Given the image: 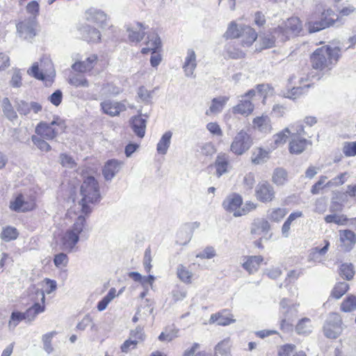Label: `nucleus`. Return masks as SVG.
Wrapping results in <instances>:
<instances>
[{"label": "nucleus", "mask_w": 356, "mask_h": 356, "mask_svg": "<svg viewBox=\"0 0 356 356\" xmlns=\"http://www.w3.org/2000/svg\"><path fill=\"white\" fill-rule=\"evenodd\" d=\"M80 201L68 211V214H82L86 218L92 210V206L101 200L99 187L97 181L93 177H88L81 186Z\"/></svg>", "instance_id": "nucleus-1"}, {"label": "nucleus", "mask_w": 356, "mask_h": 356, "mask_svg": "<svg viewBox=\"0 0 356 356\" xmlns=\"http://www.w3.org/2000/svg\"><path fill=\"white\" fill-rule=\"evenodd\" d=\"M75 219L73 224L63 231L58 237L57 243L60 249L67 252L76 250L79 241V236L86 226V218L82 214H74Z\"/></svg>", "instance_id": "nucleus-2"}, {"label": "nucleus", "mask_w": 356, "mask_h": 356, "mask_svg": "<svg viewBox=\"0 0 356 356\" xmlns=\"http://www.w3.org/2000/svg\"><path fill=\"white\" fill-rule=\"evenodd\" d=\"M334 10L323 3L316 5L314 12L309 17L306 26L310 33H314L334 26L339 19H334Z\"/></svg>", "instance_id": "nucleus-3"}, {"label": "nucleus", "mask_w": 356, "mask_h": 356, "mask_svg": "<svg viewBox=\"0 0 356 356\" xmlns=\"http://www.w3.org/2000/svg\"><path fill=\"white\" fill-rule=\"evenodd\" d=\"M341 56V49L328 45L318 48L311 56L314 68L319 70H330L338 62Z\"/></svg>", "instance_id": "nucleus-4"}, {"label": "nucleus", "mask_w": 356, "mask_h": 356, "mask_svg": "<svg viewBox=\"0 0 356 356\" xmlns=\"http://www.w3.org/2000/svg\"><path fill=\"white\" fill-rule=\"evenodd\" d=\"M302 31L300 19L298 17H291L275 29L274 33L277 35V40L284 42L298 36Z\"/></svg>", "instance_id": "nucleus-5"}, {"label": "nucleus", "mask_w": 356, "mask_h": 356, "mask_svg": "<svg viewBox=\"0 0 356 356\" xmlns=\"http://www.w3.org/2000/svg\"><path fill=\"white\" fill-rule=\"evenodd\" d=\"M304 133L303 126L300 123L292 124L272 136L268 145L269 149L273 151L284 145L289 136L291 138V136H294V134H304Z\"/></svg>", "instance_id": "nucleus-6"}, {"label": "nucleus", "mask_w": 356, "mask_h": 356, "mask_svg": "<svg viewBox=\"0 0 356 356\" xmlns=\"http://www.w3.org/2000/svg\"><path fill=\"white\" fill-rule=\"evenodd\" d=\"M299 307V302H293L289 298H284L280 300V312L282 314L281 329H285L286 326L292 325L293 321L298 316Z\"/></svg>", "instance_id": "nucleus-7"}, {"label": "nucleus", "mask_w": 356, "mask_h": 356, "mask_svg": "<svg viewBox=\"0 0 356 356\" xmlns=\"http://www.w3.org/2000/svg\"><path fill=\"white\" fill-rule=\"evenodd\" d=\"M40 68L38 63H35L27 70V73L39 80L44 81L46 84L51 83L55 76V71L53 63L49 58H44L40 60Z\"/></svg>", "instance_id": "nucleus-8"}, {"label": "nucleus", "mask_w": 356, "mask_h": 356, "mask_svg": "<svg viewBox=\"0 0 356 356\" xmlns=\"http://www.w3.org/2000/svg\"><path fill=\"white\" fill-rule=\"evenodd\" d=\"M65 125L62 120L56 119L50 123L40 122L35 127V132L40 137L46 140H53L58 134L64 131Z\"/></svg>", "instance_id": "nucleus-9"}, {"label": "nucleus", "mask_w": 356, "mask_h": 356, "mask_svg": "<svg viewBox=\"0 0 356 356\" xmlns=\"http://www.w3.org/2000/svg\"><path fill=\"white\" fill-rule=\"evenodd\" d=\"M252 143L250 135L244 129H241L233 138L229 149L234 154L241 156L251 147Z\"/></svg>", "instance_id": "nucleus-10"}, {"label": "nucleus", "mask_w": 356, "mask_h": 356, "mask_svg": "<svg viewBox=\"0 0 356 356\" xmlns=\"http://www.w3.org/2000/svg\"><path fill=\"white\" fill-rule=\"evenodd\" d=\"M36 207L35 198L26 194H18L10 202V210L24 213L33 211Z\"/></svg>", "instance_id": "nucleus-11"}, {"label": "nucleus", "mask_w": 356, "mask_h": 356, "mask_svg": "<svg viewBox=\"0 0 356 356\" xmlns=\"http://www.w3.org/2000/svg\"><path fill=\"white\" fill-rule=\"evenodd\" d=\"M343 330L341 316L337 313L330 314L323 327L325 336L330 339H336L341 334Z\"/></svg>", "instance_id": "nucleus-12"}, {"label": "nucleus", "mask_w": 356, "mask_h": 356, "mask_svg": "<svg viewBox=\"0 0 356 356\" xmlns=\"http://www.w3.org/2000/svg\"><path fill=\"white\" fill-rule=\"evenodd\" d=\"M36 19L25 18L19 20L16 24L18 36L24 40H30L36 35Z\"/></svg>", "instance_id": "nucleus-13"}, {"label": "nucleus", "mask_w": 356, "mask_h": 356, "mask_svg": "<svg viewBox=\"0 0 356 356\" xmlns=\"http://www.w3.org/2000/svg\"><path fill=\"white\" fill-rule=\"evenodd\" d=\"M243 204V199L241 195L233 193L228 195L222 202L223 209L235 217L241 216V209Z\"/></svg>", "instance_id": "nucleus-14"}, {"label": "nucleus", "mask_w": 356, "mask_h": 356, "mask_svg": "<svg viewBox=\"0 0 356 356\" xmlns=\"http://www.w3.org/2000/svg\"><path fill=\"white\" fill-rule=\"evenodd\" d=\"M270 225L268 220L264 218L257 219L252 224L251 234L261 240H268L271 238L272 234L270 233Z\"/></svg>", "instance_id": "nucleus-15"}, {"label": "nucleus", "mask_w": 356, "mask_h": 356, "mask_svg": "<svg viewBox=\"0 0 356 356\" xmlns=\"http://www.w3.org/2000/svg\"><path fill=\"white\" fill-rule=\"evenodd\" d=\"M255 195L260 202L267 203L274 200L275 193L273 187L268 182L262 181L257 184Z\"/></svg>", "instance_id": "nucleus-16"}, {"label": "nucleus", "mask_w": 356, "mask_h": 356, "mask_svg": "<svg viewBox=\"0 0 356 356\" xmlns=\"http://www.w3.org/2000/svg\"><path fill=\"white\" fill-rule=\"evenodd\" d=\"M84 16L87 22L95 24L101 28L106 26L109 19L108 15L103 10L95 8L86 10Z\"/></svg>", "instance_id": "nucleus-17"}, {"label": "nucleus", "mask_w": 356, "mask_h": 356, "mask_svg": "<svg viewBox=\"0 0 356 356\" xmlns=\"http://www.w3.org/2000/svg\"><path fill=\"white\" fill-rule=\"evenodd\" d=\"M35 296L36 298L34 299V300H38L39 302H35L31 307L29 308L25 312L29 317V321H32L33 320H34L35 316L38 314L43 312L45 309V296H44V292L40 291L39 290H36Z\"/></svg>", "instance_id": "nucleus-18"}, {"label": "nucleus", "mask_w": 356, "mask_h": 356, "mask_svg": "<svg viewBox=\"0 0 356 356\" xmlns=\"http://www.w3.org/2000/svg\"><path fill=\"white\" fill-rule=\"evenodd\" d=\"M102 112L110 116L118 115L121 112L126 110V106L123 102L106 99L101 102Z\"/></svg>", "instance_id": "nucleus-19"}, {"label": "nucleus", "mask_w": 356, "mask_h": 356, "mask_svg": "<svg viewBox=\"0 0 356 356\" xmlns=\"http://www.w3.org/2000/svg\"><path fill=\"white\" fill-rule=\"evenodd\" d=\"M340 247L346 252L350 251L356 244V234L350 229L339 231Z\"/></svg>", "instance_id": "nucleus-20"}, {"label": "nucleus", "mask_w": 356, "mask_h": 356, "mask_svg": "<svg viewBox=\"0 0 356 356\" xmlns=\"http://www.w3.org/2000/svg\"><path fill=\"white\" fill-rule=\"evenodd\" d=\"M244 95H241V99L238 103L232 107V111L234 114H239L245 117H248L252 113L254 106L251 102L252 98L244 97Z\"/></svg>", "instance_id": "nucleus-21"}, {"label": "nucleus", "mask_w": 356, "mask_h": 356, "mask_svg": "<svg viewBox=\"0 0 356 356\" xmlns=\"http://www.w3.org/2000/svg\"><path fill=\"white\" fill-rule=\"evenodd\" d=\"M252 128L263 134H270L273 130L270 118L266 115L255 117L252 120Z\"/></svg>", "instance_id": "nucleus-22"}, {"label": "nucleus", "mask_w": 356, "mask_h": 356, "mask_svg": "<svg viewBox=\"0 0 356 356\" xmlns=\"http://www.w3.org/2000/svg\"><path fill=\"white\" fill-rule=\"evenodd\" d=\"M161 42L158 34L151 33L147 35V40L145 42V47L142 48L141 53L147 54L149 53H156L161 51Z\"/></svg>", "instance_id": "nucleus-23"}, {"label": "nucleus", "mask_w": 356, "mask_h": 356, "mask_svg": "<svg viewBox=\"0 0 356 356\" xmlns=\"http://www.w3.org/2000/svg\"><path fill=\"white\" fill-rule=\"evenodd\" d=\"M97 55L92 54L84 60L75 62L72 65V68L75 72L86 73L91 71L93 69V67L97 63Z\"/></svg>", "instance_id": "nucleus-24"}, {"label": "nucleus", "mask_w": 356, "mask_h": 356, "mask_svg": "<svg viewBox=\"0 0 356 356\" xmlns=\"http://www.w3.org/2000/svg\"><path fill=\"white\" fill-rule=\"evenodd\" d=\"M123 163L116 159H111L106 162L102 173L106 180H111L120 170Z\"/></svg>", "instance_id": "nucleus-25"}, {"label": "nucleus", "mask_w": 356, "mask_h": 356, "mask_svg": "<svg viewBox=\"0 0 356 356\" xmlns=\"http://www.w3.org/2000/svg\"><path fill=\"white\" fill-rule=\"evenodd\" d=\"M257 95L263 98V103L265 99L273 95V88L268 84L258 85L256 88L251 89L244 94V97L253 98Z\"/></svg>", "instance_id": "nucleus-26"}, {"label": "nucleus", "mask_w": 356, "mask_h": 356, "mask_svg": "<svg viewBox=\"0 0 356 356\" xmlns=\"http://www.w3.org/2000/svg\"><path fill=\"white\" fill-rule=\"evenodd\" d=\"M197 66L196 54L193 49H188L186 56L183 64V70L185 75L188 77H192Z\"/></svg>", "instance_id": "nucleus-27"}, {"label": "nucleus", "mask_w": 356, "mask_h": 356, "mask_svg": "<svg viewBox=\"0 0 356 356\" xmlns=\"http://www.w3.org/2000/svg\"><path fill=\"white\" fill-rule=\"evenodd\" d=\"M302 135L294 134V136H291V140L289 143L290 153L299 154L305 149L308 142L305 138L301 137Z\"/></svg>", "instance_id": "nucleus-28"}, {"label": "nucleus", "mask_w": 356, "mask_h": 356, "mask_svg": "<svg viewBox=\"0 0 356 356\" xmlns=\"http://www.w3.org/2000/svg\"><path fill=\"white\" fill-rule=\"evenodd\" d=\"M272 150L265 149L262 147H255L252 151L251 162L254 165H261L268 161L270 159V153Z\"/></svg>", "instance_id": "nucleus-29"}, {"label": "nucleus", "mask_w": 356, "mask_h": 356, "mask_svg": "<svg viewBox=\"0 0 356 356\" xmlns=\"http://www.w3.org/2000/svg\"><path fill=\"white\" fill-rule=\"evenodd\" d=\"M145 27L143 24L137 22L127 29L128 38L130 42H139L145 35Z\"/></svg>", "instance_id": "nucleus-30"}, {"label": "nucleus", "mask_w": 356, "mask_h": 356, "mask_svg": "<svg viewBox=\"0 0 356 356\" xmlns=\"http://www.w3.org/2000/svg\"><path fill=\"white\" fill-rule=\"evenodd\" d=\"M146 123V119H144L141 115H136L131 119V127L134 134L140 138L145 136Z\"/></svg>", "instance_id": "nucleus-31"}, {"label": "nucleus", "mask_w": 356, "mask_h": 356, "mask_svg": "<svg viewBox=\"0 0 356 356\" xmlns=\"http://www.w3.org/2000/svg\"><path fill=\"white\" fill-rule=\"evenodd\" d=\"M215 167L218 177L227 173L230 168L229 156L225 153L219 154L215 161Z\"/></svg>", "instance_id": "nucleus-32"}, {"label": "nucleus", "mask_w": 356, "mask_h": 356, "mask_svg": "<svg viewBox=\"0 0 356 356\" xmlns=\"http://www.w3.org/2000/svg\"><path fill=\"white\" fill-rule=\"evenodd\" d=\"M229 97L220 96L216 98H213L211 101L209 108L206 111L207 115H216L220 113L227 102L229 101Z\"/></svg>", "instance_id": "nucleus-33"}, {"label": "nucleus", "mask_w": 356, "mask_h": 356, "mask_svg": "<svg viewBox=\"0 0 356 356\" xmlns=\"http://www.w3.org/2000/svg\"><path fill=\"white\" fill-rule=\"evenodd\" d=\"M172 132L167 131L161 136L156 144V152L159 155H165L170 148Z\"/></svg>", "instance_id": "nucleus-34"}, {"label": "nucleus", "mask_w": 356, "mask_h": 356, "mask_svg": "<svg viewBox=\"0 0 356 356\" xmlns=\"http://www.w3.org/2000/svg\"><path fill=\"white\" fill-rule=\"evenodd\" d=\"M257 36V33L254 29L250 26H244L243 31L240 36L242 46L250 47L256 41Z\"/></svg>", "instance_id": "nucleus-35"}, {"label": "nucleus", "mask_w": 356, "mask_h": 356, "mask_svg": "<svg viewBox=\"0 0 356 356\" xmlns=\"http://www.w3.org/2000/svg\"><path fill=\"white\" fill-rule=\"evenodd\" d=\"M123 291V289L120 290L118 292L115 288H111L108 293L98 302L97 305V309L99 312L104 311L108 305L113 300L119 296Z\"/></svg>", "instance_id": "nucleus-36"}, {"label": "nucleus", "mask_w": 356, "mask_h": 356, "mask_svg": "<svg viewBox=\"0 0 356 356\" xmlns=\"http://www.w3.org/2000/svg\"><path fill=\"white\" fill-rule=\"evenodd\" d=\"M263 261L264 258L260 255L247 257L243 264V267L250 273H252L259 268Z\"/></svg>", "instance_id": "nucleus-37"}, {"label": "nucleus", "mask_w": 356, "mask_h": 356, "mask_svg": "<svg viewBox=\"0 0 356 356\" xmlns=\"http://www.w3.org/2000/svg\"><path fill=\"white\" fill-rule=\"evenodd\" d=\"M176 274L178 279L186 284H191L194 280V273L188 267L184 264H179L177 266Z\"/></svg>", "instance_id": "nucleus-38"}, {"label": "nucleus", "mask_w": 356, "mask_h": 356, "mask_svg": "<svg viewBox=\"0 0 356 356\" xmlns=\"http://www.w3.org/2000/svg\"><path fill=\"white\" fill-rule=\"evenodd\" d=\"M287 209L285 208H270L267 211L266 220L273 222H280L287 214Z\"/></svg>", "instance_id": "nucleus-39"}, {"label": "nucleus", "mask_w": 356, "mask_h": 356, "mask_svg": "<svg viewBox=\"0 0 356 356\" xmlns=\"http://www.w3.org/2000/svg\"><path fill=\"white\" fill-rule=\"evenodd\" d=\"M277 35L273 32V35L264 34L259 36L257 44V50L261 51L265 49L271 48L274 46Z\"/></svg>", "instance_id": "nucleus-40"}, {"label": "nucleus", "mask_w": 356, "mask_h": 356, "mask_svg": "<svg viewBox=\"0 0 356 356\" xmlns=\"http://www.w3.org/2000/svg\"><path fill=\"white\" fill-rule=\"evenodd\" d=\"M245 25L237 24L235 22H231L227 26L224 37L227 39L240 38Z\"/></svg>", "instance_id": "nucleus-41"}, {"label": "nucleus", "mask_w": 356, "mask_h": 356, "mask_svg": "<svg viewBox=\"0 0 356 356\" xmlns=\"http://www.w3.org/2000/svg\"><path fill=\"white\" fill-rule=\"evenodd\" d=\"M67 81L71 86L75 88H86L90 86V82L88 79L84 75L80 74H71Z\"/></svg>", "instance_id": "nucleus-42"}, {"label": "nucleus", "mask_w": 356, "mask_h": 356, "mask_svg": "<svg viewBox=\"0 0 356 356\" xmlns=\"http://www.w3.org/2000/svg\"><path fill=\"white\" fill-rule=\"evenodd\" d=\"M23 320H27L29 321V317L26 312L13 311L11 313L10 319L8 323V329L10 330H13Z\"/></svg>", "instance_id": "nucleus-43"}, {"label": "nucleus", "mask_w": 356, "mask_h": 356, "mask_svg": "<svg viewBox=\"0 0 356 356\" xmlns=\"http://www.w3.org/2000/svg\"><path fill=\"white\" fill-rule=\"evenodd\" d=\"M313 325L309 318H302L296 325V331L299 334L307 335L312 333Z\"/></svg>", "instance_id": "nucleus-44"}, {"label": "nucleus", "mask_w": 356, "mask_h": 356, "mask_svg": "<svg viewBox=\"0 0 356 356\" xmlns=\"http://www.w3.org/2000/svg\"><path fill=\"white\" fill-rule=\"evenodd\" d=\"M340 309L343 312L349 313L356 310V296L348 295L340 305Z\"/></svg>", "instance_id": "nucleus-45"}, {"label": "nucleus", "mask_w": 356, "mask_h": 356, "mask_svg": "<svg viewBox=\"0 0 356 356\" xmlns=\"http://www.w3.org/2000/svg\"><path fill=\"white\" fill-rule=\"evenodd\" d=\"M350 177L348 172H341L330 180L327 181L325 185L327 188H337L345 184Z\"/></svg>", "instance_id": "nucleus-46"}, {"label": "nucleus", "mask_w": 356, "mask_h": 356, "mask_svg": "<svg viewBox=\"0 0 356 356\" xmlns=\"http://www.w3.org/2000/svg\"><path fill=\"white\" fill-rule=\"evenodd\" d=\"M18 236L19 232L17 229L12 226H6L3 227L0 234L1 238L6 242L15 240Z\"/></svg>", "instance_id": "nucleus-47"}, {"label": "nucleus", "mask_w": 356, "mask_h": 356, "mask_svg": "<svg viewBox=\"0 0 356 356\" xmlns=\"http://www.w3.org/2000/svg\"><path fill=\"white\" fill-rule=\"evenodd\" d=\"M288 180V175L285 170L276 168L272 175V181L277 186H283Z\"/></svg>", "instance_id": "nucleus-48"}, {"label": "nucleus", "mask_w": 356, "mask_h": 356, "mask_svg": "<svg viewBox=\"0 0 356 356\" xmlns=\"http://www.w3.org/2000/svg\"><path fill=\"white\" fill-rule=\"evenodd\" d=\"M83 37L85 39L90 42H99L101 40V33L100 31L94 28L88 26L83 31Z\"/></svg>", "instance_id": "nucleus-49"}, {"label": "nucleus", "mask_w": 356, "mask_h": 356, "mask_svg": "<svg viewBox=\"0 0 356 356\" xmlns=\"http://www.w3.org/2000/svg\"><path fill=\"white\" fill-rule=\"evenodd\" d=\"M349 289V284L346 282L337 283L331 292V296L335 299L341 298Z\"/></svg>", "instance_id": "nucleus-50"}, {"label": "nucleus", "mask_w": 356, "mask_h": 356, "mask_svg": "<svg viewBox=\"0 0 356 356\" xmlns=\"http://www.w3.org/2000/svg\"><path fill=\"white\" fill-rule=\"evenodd\" d=\"M179 330L175 327L165 329L159 336V340L163 342H170L178 337Z\"/></svg>", "instance_id": "nucleus-51"}, {"label": "nucleus", "mask_w": 356, "mask_h": 356, "mask_svg": "<svg viewBox=\"0 0 356 356\" xmlns=\"http://www.w3.org/2000/svg\"><path fill=\"white\" fill-rule=\"evenodd\" d=\"M235 320L229 316H225L221 315L220 314H215L211 316L209 323H216L219 325H228L232 323H234Z\"/></svg>", "instance_id": "nucleus-52"}, {"label": "nucleus", "mask_w": 356, "mask_h": 356, "mask_svg": "<svg viewBox=\"0 0 356 356\" xmlns=\"http://www.w3.org/2000/svg\"><path fill=\"white\" fill-rule=\"evenodd\" d=\"M231 342L229 338L220 341L215 347V354L226 355L230 352Z\"/></svg>", "instance_id": "nucleus-53"}, {"label": "nucleus", "mask_w": 356, "mask_h": 356, "mask_svg": "<svg viewBox=\"0 0 356 356\" xmlns=\"http://www.w3.org/2000/svg\"><path fill=\"white\" fill-rule=\"evenodd\" d=\"M325 221L327 223L334 222L339 225H343L348 222V219L344 215L334 213L326 216L325 217Z\"/></svg>", "instance_id": "nucleus-54"}, {"label": "nucleus", "mask_w": 356, "mask_h": 356, "mask_svg": "<svg viewBox=\"0 0 356 356\" xmlns=\"http://www.w3.org/2000/svg\"><path fill=\"white\" fill-rule=\"evenodd\" d=\"M42 290L40 291L44 292V295L50 294L54 292L57 289V282L55 280H50L49 278H45L42 282Z\"/></svg>", "instance_id": "nucleus-55"}, {"label": "nucleus", "mask_w": 356, "mask_h": 356, "mask_svg": "<svg viewBox=\"0 0 356 356\" xmlns=\"http://www.w3.org/2000/svg\"><path fill=\"white\" fill-rule=\"evenodd\" d=\"M324 246L323 248L316 247L313 249V251L311 254V257L312 259H314L317 261H321V259H319V256L325 255L328 251L330 247V242L328 241H324Z\"/></svg>", "instance_id": "nucleus-56"}, {"label": "nucleus", "mask_w": 356, "mask_h": 356, "mask_svg": "<svg viewBox=\"0 0 356 356\" xmlns=\"http://www.w3.org/2000/svg\"><path fill=\"white\" fill-rule=\"evenodd\" d=\"M69 258L67 255L63 252L56 254L54 256V264L57 268H65L67 266Z\"/></svg>", "instance_id": "nucleus-57"}, {"label": "nucleus", "mask_w": 356, "mask_h": 356, "mask_svg": "<svg viewBox=\"0 0 356 356\" xmlns=\"http://www.w3.org/2000/svg\"><path fill=\"white\" fill-rule=\"evenodd\" d=\"M340 275L348 280H351L355 275V270L353 264H343L340 267Z\"/></svg>", "instance_id": "nucleus-58"}, {"label": "nucleus", "mask_w": 356, "mask_h": 356, "mask_svg": "<svg viewBox=\"0 0 356 356\" xmlns=\"http://www.w3.org/2000/svg\"><path fill=\"white\" fill-rule=\"evenodd\" d=\"M31 140L33 144L41 151L47 152L50 151L51 146L44 140L40 138L39 136L33 135L31 137Z\"/></svg>", "instance_id": "nucleus-59"}, {"label": "nucleus", "mask_w": 356, "mask_h": 356, "mask_svg": "<svg viewBox=\"0 0 356 356\" xmlns=\"http://www.w3.org/2000/svg\"><path fill=\"white\" fill-rule=\"evenodd\" d=\"M303 90L304 88L302 86L293 87L291 90H283L282 94L286 98L295 99L303 92Z\"/></svg>", "instance_id": "nucleus-60"}, {"label": "nucleus", "mask_w": 356, "mask_h": 356, "mask_svg": "<svg viewBox=\"0 0 356 356\" xmlns=\"http://www.w3.org/2000/svg\"><path fill=\"white\" fill-rule=\"evenodd\" d=\"M342 152L346 157L356 156V141L345 142L343 144Z\"/></svg>", "instance_id": "nucleus-61"}, {"label": "nucleus", "mask_w": 356, "mask_h": 356, "mask_svg": "<svg viewBox=\"0 0 356 356\" xmlns=\"http://www.w3.org/2000/svg\"><path fill=\"white\" fill-rule=\"evenodd\" d=\"M129 337L136 341L138 344L144 341L145 339V334L143 328L140 326H137L134 330H131Z\"/></svg>", "instance_id": "nucleus-62"}, {"label": "nucleus", "mask_w": 356, "mask_h": 356, "mask_svg": "<svg viewBox=\"0 0 356 356\" xmlns=\"http://www.w3.org/2000/svg\"><path fill=\"white\" fill-rule=\"evenodd\" d=\"M122 90L120 87L113 84L106 83L102 88V92L104 95H117L121 92Z\"/></svg>", "instance_id": "nucleus-63"}, {"label": "nucleus", "mask_w": 356, "mask_h": 356, "mask_svg": "<svg viewBox=\"0 0 356 356\" xmlns=\"http://www.w3.org/2000/svg\"><path fill=\"white\" fill-rule=\"evenodd\" d=\"M295 349L296 346L291 343L280 346L277 348V356H290Z\"/></svg>", "instance_id": "nucleus-64"}]
</instances>
